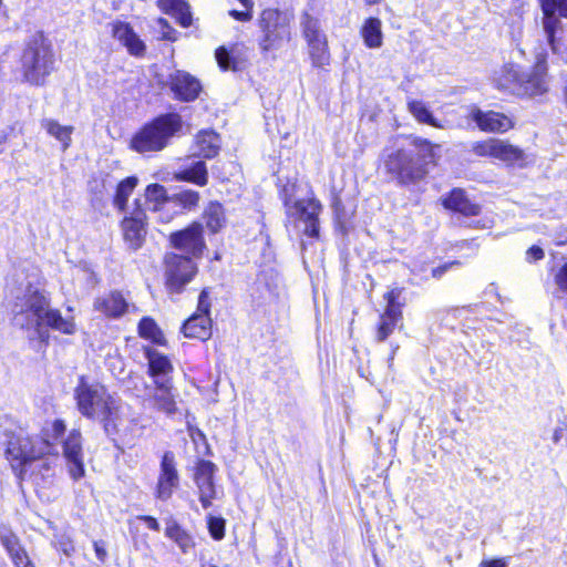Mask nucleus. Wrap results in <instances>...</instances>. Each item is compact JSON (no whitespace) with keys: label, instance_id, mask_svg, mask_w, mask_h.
Masks as SVG:
<instances>
[{"label":"nucleus","instance_id":"1","mask_svg":"<svg viewBox=\"0 0 567 567\" xmlns=\"http://www.w3.org/2000/svg\"><path fill=\"white\" fill-rule=\"evenodd\" d=\"M16 269L7 282L4 303L12 316L14 327L27 332L30 340L47 342L48 328L65 334L75 332L72 318H63L59 310L50 308V301L37 286V272Z\"/></svg>","mask_w":567,"mask_h":567},{"label":"nucleus","instance_id":"2","mask_svg":"<svg viewBox=\"0 0 567 567\" xmlns=\"http://www.w3.org/2000/svg\"><path fill=\"white\" fill-rule=\"evenodd\" d=\"M74 400L80 414L101 423L107 435L120 432L123 405L103 384L80 377L74 388Z\"/></svg>","mask_w":567,"mask_h":567},{"label":"nucleus","instance_id":"3","mask_svg":"<svg viewBox=\"0 0 567 567\" xmlns=\"http://www.w3.org/2000/svg\"><path fill=\"white\" fill-rule=\"evenodd\" d=\"M54 64L49 39L42 32H35L27 40L21 52L19 71L23 81L31 85H43Z\"/></svg>","mask_w":567,"mask_h":567},{"label":"nucleus","instance_id":"4","mask_svg":"<svg viewBox=\"0 0 567 567\" xmlns=\"http://www.w3.org/2000/svg\"><path fill=\"white\" fill-rule=\"evenodd\" d=\"M182 130V117L168 113L145 124L132 138L131 147L138 153L157 152L165 148L169 140Z\"/></svg>","mask_w":567,"mask_h":567},{"label":"nucleus","instance_id":"5","mask_svg":"<svg viewBox=\"0 0 567 567\" xmlns=\"http://www.w3.org/2000/svg\"><path fill=\"white\" fill-rule=\"evenodd\" d=\"M261 35L258 45L262 54L277 51L290 40V17L277 9H265L259 19Z\"/></svg>","mask_w":567,"mask_h":567},{"label":"nucleus","instance_id":"6","mask_svg":"<svg viewBox=\"0 0 567 567\" xmlns=\"http://www.w3.org/2000/svg\"><path fill=\"white\" fill-rule=\"evenodd\" d=\"M2 444L6 445L7 458L11 461L14 470L54 451L53 445L47 439L32 440L21 433L8 436Z\"/></svg>","mask_w":567,"mask_h":567},{"label":"nucleus","instance_id":"7","mask_svg":"<svg viewBox=\"0 0 567 567\" xmlns=\"http://www.w3.org/2000/svg\"><path fill=\"white\" fill-rule=\"evenodd\" d=\"M322 210L320 202L313 197L295 200L286 213L299 221L302 233L311 238L319 237V214Z\"/></svg>","mask_w":567,"mask_h":567},{"label":"nucleus","instance_id":"8","mask_svg":"<svg viewBox=\"0 0 567 567\" xmlns=\"http://www.w3.org/2000/svg\"><path fill=\"white\" fill-rule=\"evenodd\" d=\"M210 302L207 289H203L198 297L197 312L188 318L182 328L186 338L207 340L212 336V319L209 317Z\"/></svg>","mask_w":567,"mask_h":567},{"label":"nucleus","instance_id":"9","mask_svg":"<svg viewBox=\"0 0 567 567\" xmlns=\"http://www.w3.org/2000/svg\"><path fill=\"white\" fill-rule=\"evenodd\" d=\"M165 264L167 286L175 292H179L196 272V267L188 256L167 254Z\"/></svg>","mask_w":567,"mask_h":567},{"label":"nucleus","instance_id":"10","mask_svg":"<svg viewBox=\"0 0 567 567\" xmlns=\"http://www.w3.org/2000/svg\"><path fill=\"white\" fill-rule=\"evenodd\" d=\"M385 167L402 184L419 181L424 175V171L413 161L412 155L402 150H398L388 156Z\"/></svg>","mask_w":567,"mask_h":567},{"label":"nucleus","instance_id":"11","mask_svg":"<svg viewBox=\"0 0 567 567\" xmlns=\"http://www.w3.org/2000/svg\"><path fill=\"white\" fill-rule=\"evenodd\" d=\"M145 210L141 207L138 199L135 200V208L121 223L125 244L132 250L140 249L147 234Z\"/></svg>","mask_w":567,"mask_h":567},{"label":"nucleus","instance_id":"12","mask_svg":"<svg viewBox=\"0 0 567 567\" xmlns=\"http://www.w3.org/2000/svg\"><path fill=\"white\" fill-rule=\"evenodd\" d=\"M178 486L179 475L176 467L175 455L173 452L167 451L164 453L161 461L155 496L161 501H167Z\"/></svg>","mask_w":567,"mask_h":567},{"label":"nucleus","instance_id":"13","mask_svg":"<svg viewBox=\"0 0 567 567\" xmlns=\"http://www.w3.org/2000/svg\"><path fill=\"white\" fill-rule=\"evenodd\" d=\"M63 456L66 461L69 473L75 481L84 476L82 435L79 430H72L62 443Z\"/></svg>","mask_w":567,"mask_h":567},{"label":"nucleus","instance_id":"14","mask_svg":"<svg viewBox=\"0 0 567 567\" xmlns=\"http://www.w3.org/2000/svg\"><path fill=\"white\" fill-rule=\"evenodd\" d=\"M169 238L174 248L195 257L199 256L205 247L203 228L198 223H193L187 228L173 233Z\"/></svg>","mask_w":567,"mask_h":567},{"label":"nucleus","instance_id":"15","mask_svg":"<svg viewBox=\"0 0 567 567\" xmlns=\"http://www.w3.org/2000/svg\"><path fill=\"white\" fill-rule=\"evenodd\" d=\"M549 89V81L547 75L546 65L538 63L528 72L523 73L520 83L517 87V95L536 97L547 93Z\"/></svg>","mask_w":567,"mask_h":567},{"label":"nucleus","instance_id":"16","mask_svg":"<svg viewBox=\"0 0 567 567\" xmlns=\"http://www.w3.org/2000/svg\"><path fill=\"white\" fill-rule=\"evenodd\" d=\"M216 471V465L206 460H202L198 462L195 472V484L198 488L199 502L204 508H208L212 506V501L216 496L215 484H214V474Z\"/></svg>","mask_w":567,"mask_h":567},{"label":"nucleus","instance_id":"17","mask_svg":"<svg viewBox=\"0 0 567 567\" xmlns=\"http://www.w3.org/2000/svg\"><path fill=\"white\" fill-rule=\"evenodd\" d=\"M555 0L543 1L539 0L540 9L543 12L542 27L546 37L547 43L553 53L561 54L560 40L556 38V33L561 30V21L559 13L554 10Z\"/></svg>","mask_w":567,"mask_h":567},{"label":"nucleus","instance_id":"18","mask_svg":"<svg viewBox=\"0 0 567 567\" xmlns=\"http://www.w3.org/2000/svg\"><path fill=\"white\" fill-rule=\"evenodd\" d=\"M470 117L484 132L505 133L514 127V122L509 116L494 111L484 112L476 106L471 110Z\"/></svg>","mask_w":567,"mask_h":567},{"label":"nucleus","instance_id":"19","mask_svg":"<svg viewBox=\"0 0 567 567\" xmlns=\"http://www.w3.org/2000/svg\"><path fill=\"white\" fill-rule=\"evenodd\" d=\"M169 86L176 99L182 101H194L202 85L197 79L184 71H175L169 75Z\"/></svg>","mask_w":567,"mask_h":567},{"label":"nucleus","instance_id":"20","mask_svg":"<svg viewBox=\"0 0 567 567\" xmlns=\"http://www.w3.org/2000/svg\"><path fill=\"white\" fill-rule=\"evenodd\" d=\"M444 208L458 213L465 217H473L481 214V206L473 203L461 188L452 189L442 198Z\"/></svg>","mask_w":567,"mask_h":567},{"label":"nucleus","instance_id":"21","mask_svg":"<svg viewBox=\"0 0 567 567\" xmlns=\"http://www.w3.org/2000/svg\"><path fill=\"white\" fill-rule=\"evenodd\" d=\"M94 309L110 318H118L128 309V302L118 291H112L106 296L96 298Z\"/></svg>","mask_w":567,"mask_h":567},{"label":"nucleus","instance_id":"22","mask_svg":"<svg viewBox=\"0 0 567 567\" xmlns=\"http://www.w3.org/2000/svg\"><path fill=\"white\" fill-rule=\"evenodd\" d=\"M279 281V274L275 269H265L258 274L251 295L256 293V298L259 300L271 298L277 295Z\"/></svg>","mask_w":567,"mask_h":567},{"label":"nucleus","instance_id":"23","mask_svg":"<svg viewBox=\"0 0 567 567\" xmlns=\"http://www.w3.org/2000/svg\"><path fill=\"white\" fill-rule=\"evenodd\" d=\"M220 148V137L213 131H202L197 134L194 145V155L204 158L215 157Z\"/></svg>","mask_w":567,"mask_h":567},{"label":"nucleus","instance_id":"24","mask_svg":"<svg viewBox=\"0 0 567 567\" xmlns=\"http://www.w3.org/2000/svg\"><path fill=\"white\" fill-rule=\"evenodd\" d=\"M113 35L127 48L131 54L141 55L145 51V44L128 23H116L113 28Z\"/></svg>","mask_w":567,"mask_h":567},{"label":"nucleus","instance_id":"25","mask_svg":"<svg viewBox=\"0 0 567 567\" xmlns=\"http://www.w3.org/2000/svg\"><path fill=\"white\" fill-rule=\"evenodd\" d=\"M165 536L173 540L185 554L195 546V542L190 534L185 530L173 517L165 519Z\"/></svg>","mask_w":567,"mask_h":567},{"label":"nucleus","instance_id":"26","mask_svg":"<svg viewBox=\"0 0 567 567\" xmlns=\"http://www.w3.org/2000/svg\"><path fill=\"white\" fill-rule=\"evenodd\" d=\"M522 74L517 65L505 64L495 73L494 82L499 90L516 94Z\"/></svg>","mask_w":567,"mask_h":567},{"label":"nucleus","instance_id":"27","mask_svg":"<svg viewBox=\"0 0 567 567\" xmlns=\"http://www.w3.org/2000/svg\"><path fill=\"white\" fill-rule=\"evenodd\" d=\"M146 358L148 360L150 374L155 383L163 381V379H171L168 375L173 371V365L166 355L155 350H147Z\"/></svg>","mask_w":567,"mask_h":567},{"label":"nucleus","instance_id":"28","mask_svg":"<svg viewBox=\"0 0 567 567\" xmlns=\"http://www.w3.org/2000/svg\"><path fill=\"white\" fill-rule=\"evenodd\" d=\"M300 29L307 47L316 44L327 39L322 29L321 22L318 18L303 13L300 18Z\"/></svg>","mask_w":567,"mask_h":567},{"label":"nucleus","instance_id":"29","mask_svg":"<svg viewBox=\"0 0 567 567\" xmlns=\"http://www.w3.org/2000/svg\"><path fill=\"white\" fill-rule=\"evenodd\" d=\"M159 9L174 17L182 27H188L192 23V14L185 0H157Z\"/></svg>","mask_w":567,"mask_h":567},{"label":"nucleus","instance_id":"30","mask_svg":"<svg viewBox=\"0 0 567 567\" xmlns=\"http://www.w3.org/2000/svg\"><path fill=\"white\" fill-rule=\"evenodd\" d=\"M41 127L56 141L62 144V150L66 151L72 142L71 135L73 134L74 127L71 125H61L53 118H43L41 121Z\"/></svg>","mask_w":567,"mask_h":567},{"label":"nucleus","instance_id":"31","mask_svg":"<svg viewBox=\"0 0 567 567\" xmlns=\"http://www.w3.org/2000/svg\"><path fill=\"white\" fill-rule=\"evenodd\" d=\"M156 389L154 393L155 405L167 414H172L176 410V403L174 395L172 394V382L171 379H163L155 383Z\"/></svg>","mask_w":567,"mask_h":567},{"label":"nucleus","instance_id":"32","mask_svg":"<svg viewBox=\"0 0 567 567\" xmlns=\"http://www.w3.org/2000/svg\"><path fill=\"white\" fill-rule=\"evenodd\" d=\"M382 23L378 18H369L361 28L364 44L370 49H378L383 43Z\"/></svg>","mask_w":567,"mask_h":567},{"label":"nucleus","instance_id":"33","mask_svg":"<svg viewBox=\"0 0 567 567\" xmlns=\"http://www.w3.org/2000/svg\"><path fill=\"white\" fill-rule=\"evenodd\" d=\"M493 158L514 164L524 159V152L507 141L495 138Z\"/></svg>","mask_w":567,"mask_h":567},{"label":"nucleus","instance_id":"34","mask_svg":"<svg viewBox=\"0 0 567 567\" xmlns=\"http://www.w3.org/2000/svg\"><path fill=\"white\" fill-rule=\"evenodd\" d=\"M400 321H402V311L385 309L380 316L375 336L377 341L383 342L394 331Z\"/></svg>","mask_w":567,"mask_h":567},{"label":"nucleus","instance_id":"35","mask_svg":"<svg viewBox=\"0 0 567 567\" xmlns=\"http://www.w3.org/2000/svg\"><path fill=\"white\" fill-rule=\"evenodd\" d=\"M138 179L135 176H130L121 181L113 197V205L120 212H124L127 205V200L132 195L133 190L137 186Z\"/></svg>","mask_w":567,"mask_h":567},{"label":"nucleus","instance_id":"36","mask_svg":"<svg viewBox=\"0 0 567 567\" xmlns=\"http://www.w3.org/2000/svg\"><path fill=\"white\" fill-rule=\"evenodd\" d=\"M177 178L204 186L207 184L206 164L203 161H196L190 166L182 168L177 173Z\"/></svg>","mask_w":567,"mask_h":567},{"label":"nucleus","instance_id":"37","mask_svg":"<svg viewBox=\"0 0 567 567\" xmlns=\"http://www.w3.org/2000/svg\"><path fill=\"white\" fill-rule=\"evenodd\" d=\"M408 109L410 113L415 117V120L419 121L420 123H424L439 128L444 127L435 120V117L432 115L431 111L429 110L424 102L416 100L410 101L408 103Z\"/></svg>","mask_w":567,"mask_h":567},{"label":"nucleus","instance_id":"38","mask_svg":"<svg viewBox=\"0 0 567 567\" xmlns=\"http://www.w3.org/2000/svg\"><path fill=\"white\" fill-rule=\"evenodd\" d=\"M146 203L153 212L161 210L168 202L167 193L164 186L159 184H151L145 190Z\"/></svg>","mask_w":567,"mask_h":567},{"label":"nucleus","instance_id":"39","mask_svg":"<svg viewBox=\"0 0 567 567\" xmlns=\"http://www.w3.org/2000/svg\"><path fill=\"white\" fill-rule=\"evenodd\" d=\"M207 228L217 233L225 224L224 208L219 203H210L204 213Z\"/></svg>","mask_w":567,"mask_h":567},{"label":"nucleus","instance_id":"40","mask_svg":"<svg viewBox=\"0 0 567 567\" xmlns=\"http://www.w3.org/2000/svg\"><path fill=\"white\" fill-rule=\"evenodd\" d=\"M308 53L313 66L323 68L328 65L330 62L328 39L316 44L308 45Z\"/></svg>","mask_w":567,"mask_h":567},{"label":"nucleus","instance_id":"41","mask_svg":"<svg viewBox=\"0 0 567 567\" xmlns=\"http://www.w3.org/2000/svg\"><path fill=\"white\" fill-rule=\"evenodd\" d=\"M138 332L141 337L150 339L154 342H159L162 338V332L156 322L148 317H145L140 321Z\"/></svg>","mask_w":567,"mask_h":567},{"label":"nucleus","instance_id":"42","mask_svg":"<svg viewBox=\"0 0 567 567\" xmlns=\"http://www.w3.org/2000/svg\"><path fill=\"white\" fill-rule=\"evenodd\" d=\"M495 138L474 142L471 144V152L481 157H493Z\"/></svg>","mask_w":567,"mask_h":567},{"label":"nucleus","instance_id":"43","mask_svg":"<svg viewBox=\"0 0 567 567\" xmlns=\"http://www.w3.org/2000/svg\"><path fill=\"white\" fill-rule=\"evenodd\" d=\"M215 56L221 70H236V60L225 47H219L215 52Z\"/></svg>","mask_w":567,"mask_h":567},{"label":"nucleus","instance_id":"44","mask_svg":"<svg viewBox=\"0 0 567 567\" xmlns=\"http://www.w3.org/2000/svg\"><path fill=\"white\" fill-rule=\"evenodd\" d=\"M207 524L209 534L214 539L220 540L224 538L226 524L224 518L209 515Z\"/></svg>","mask_w":567,"mask_h":567},{"label":"nucleus","instance_id":"45","mask_svg":"<svg viewBox=\"0 0 567 567\" xmlns=\"http://www.w3.org/2000/svg\"><path fill=\"white\" fill-rule=\"evenodd\" d=\"M0 539L2 545L6 547L9 555L14 554V551L21 550L22 547L20 546L18 538L9 530L1 532L0 533Z\"/></svg>","mask_w":567,"mask_h":567},{"label":"nucleus","instance_id":"46","mask_svg":"<svg viewBox=\"0 0 567 567\" xmlns=\"http://www.w3.org/2000/svg\"><path fill=\"white\" fill-rule=\"evenodd\" d=\"M177 199L184 208L189 209L197 205L199 195L194 190H185L177 195Z\"/></svg>","mask_w":567,"mask_h":567},{"label":"nucleus","instance_id":"47","mask_svg":"<svg viewBox=\"0 0 567 567\" xmlns=\"http://www.w3.org/2000/svg\"><path fill=\"white\" fill-rule=\"evenodd\" d=\"M554 279L557 288L567 293V262L557 270Z\"/></svg>","mask_w":567,"mask_h":567},{"label":"nucleus","instance_id":"48","mask_svg":"<svg viewBox=\"0 0 567 567\" xmlns=\"http://www.w3.org/2000/svg\"><path fill=\"white\" fill-rule=\"evenodd\" d=\"M157 24L161 28L162 38L168 41L176 40V31L168 24L167 20L159 18Z\"/></svg>","mask_w":567,"mask_h":567},{"label":"nucleus","instance_id":"49","mask_svg":"<svg viewBox=\"0 0 567 567\" xmlns=\"http://www.w3.org/2000/svg\"><path fill=\"white\" fill-rule=\"evenodd\" d=\"M399 297H400L399 289H392L391 291H388L384 295V299L386 300L385 309H393V310L402 311L401 305L398 302Z\"/></svg>","mask_w":567,"mask_h":567},{"label":"nucleus","instance_id":"50","mask_svg":"<svg viewBox=\"0 0 567 567\" xmlns=\"http://www.w3.org/2000/svg\"><path fill=\"white\" fill-rule=\"evenodd\" d=\"M414 144L416 147H419L421 151H424L426 154H424V158L426 162H432L434 158L433 153V145L427 140L416 138L414 141Z\"/></svg>","mask_w":567,"mask_h":567},{"label":"nucleus","instance_id":"51","mask_svg":"<svg viewBox=\"0 0 567 567\" xmlns=\"http://www.w3.org/2000/svg\"><path fill=\"white\" fill-rule=\"evenodd\" d=\"M295 188L296 185L289 183L282 187L280 196L284 202L285 208L289 207L295 202Z\"/></svg>","mask_w":567,"mask_h":567},{"label":"nucleus","instance_id":"52","mask_svg":"<svg viewBox=\"0 0 567 567\" xmlns=\"http://www.w3.org/2000/svg\"><path fill=\"white\" fill-rule=\"evenodd\" d=\"M10 557L16 567H24L32 564L23 548L21 550L14 551V554L10 555Z\"/></svg>","mask_w":567,"mask_h":567},{"label":"nucleus","instance_id":"53","mask_svg":"<svg viewBox=\"0 0 567 567\" xmlns=\"http://www.w3.org/2000/svg\"><path fill=\"white\" fill-rule=\"evenodd\" d=\"M93 547H94V551H95V555L97 557V559L101 561V563H104L107 558V551L105 549V545L103 542L101 540H95L93 543Z\"/></svg>","mask_w":567,"mask_h":567},{"label":"nucleus","instance_id":"54","mask_svg":"<svg viewBox=\"0 0 567 567\" xmlns=\"http://www.w3.org/2000/svg\"><path fill=\"white\" fill-rule=\"evenodd\" d=\"M527 260L536 261L544 258V250L538 246H532L526 252Z\"/></svg>","mask_w":567,"mask_h":567},{"label":"nucleus","instance_id":"55","mask_svg":"<svg viewBox=\"0 0 567 567\" xmlns=\"http://www.w3.org/2000/svg\"><path fill=\"white\" fill-rule=\"evenodd\" d=\"M137 519L142 520L145 523V525L147 526V528L152 529V530H155V532H158L159 530V523L157 522V519L153 516H150V515H141V516H137Z\"/></svg>","mask_w":567,"mask_h":567},{"label":"nucleus","instance_id":"56","mask_svg":"<svg viewBox=\"0 0 567 567\" xmlns=\"http://www.w3.org/2000/svg\"><path fill=\"white\" fill-rule=\"evenodd\" d=\"M508 559L507 558H495L491 560H483L480 564V567H507Z\"/></svg>","mask_w":567,"mask_h":567},{"label":"nucleus","instance_id":"57","mask_svg":"<svg viewBox=\"0 0 567 567\" xmlns=\"http://www.w3.org/2000/svg\"><path fill=\"white\" fill-rule=\"evenodd\" d=\"M251 10L252 9H245L241 11L231 10L229 14L238 21H249L251 19Z\"/></svg>","mask_w":567,"mask_h":567},{"label":"nucleus","instance_id":"58","mask_svg":"<svg viewBox=\"0 0 567 567\" xmlns=\"http://www.w3.org/2000/svg\"><path fill=\"white\" fill-rule=\"evenodd\" d=\"M52 431H53L55 439L59 437L60 435H62L65 431L64 422L61 420H55L52 424Z\"/></svg>","mask_w":567,"mask_h":567},{"label":"nucleus","instance_id":"59","mask_svg":"<svg viewBox=\"0 0 567 567\" xmlns=\"http://www.w3.org/2000/svg\"><path fill=\"white\" fill-rule=\"evenodd\" d=\"M452 266V264H446L444 266H441V267H436L432 270V276L434 278H441L443 276V274Z\"/></svg>","mask_w":567,"mask_h":567},{"label":"nucleus","instance_id":"60","mask_svg":"<svg viewBox=\"0 0 567 567\" xmlns=\"http://www.w3.org/2000/svg\"><path fill=\"white\" fill-rule=\"evenodd\" d=\"M60 549L66 556H71L74 553V546L70 542H68V543H60Z\"/></svg>","mask_w":567,"mask_h":567},{"label":"nucleus","instance_id":"61","mask_svg":"<svg viewBox=\"0 0 567 567\" xmlns=\"http://www.w3.org/2000/svg\"><path fill=\"white\" fill-rule=\"evenodd\" d=\"M240 2V4L245 8V9H252L254 7V2L252 0H238Z\"/></svg>","mask_w":567,"mask_h":567},{"label":"nucleus","instance_id":"62","mask_svg":"<svg viewBox=\"0 0 567 567\" xmlns=\"http://www.w3.org/2000/svg\"><path fill=\"white\" fill-rule=\"evenodd\" d=\"M398 349H399V346L392 347V352H391V355L389 358V362L393 361L395 352H396Z\"/></svg>","mask_w":567,"mask_h":567},{"label":"nucleus","instance_id":"63","mask_svg":"<svg viewBox=\"0 0 567 567\" xmlns=\"http://www.w3.org/2000/svg\"><path fill=\"white\" fill-rule=\"evenodd\" d=\"M558 437H559V434H558V433H557V431H556V432H555V434H554V440H555V442H557V441H558Z\"/></svg>","mask_w":567,"mask_h":567},{"label":"nucleus","instance_id":"64","mask_svg":"<svg viewBox=\"0 0 567 567\" xmlns=\"http://www.w3.org/2000/svg\"><path fill=\"white\" fill-rule=\"evenodd\" d=\"M203 567H217V566H216V565H214V564H206V565H204Z\"/></svg>","mask_w":567,"mask_h":567}]
</instances>
